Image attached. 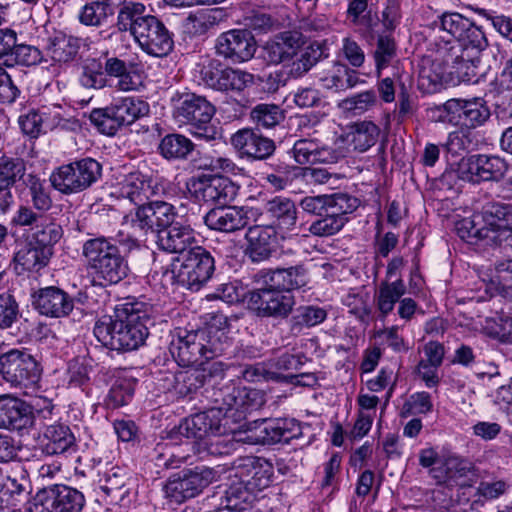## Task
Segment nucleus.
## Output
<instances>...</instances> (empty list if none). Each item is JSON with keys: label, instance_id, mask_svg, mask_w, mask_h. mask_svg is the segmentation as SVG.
<instances>
[{"label": "nucleus", "instance_id": "6", "mask_svg": "<svg viewBox=\"0 0 512 512\" xmlns=\"http://www.w3.org/2000/svg\"><path fill=\"white\" fill-rule=\"evenodd\" d=\"M174 118L180 122L191 125L194 137L205 141L215 140L217 129L211 124L215 114V107L204 96L195 93H183L173 98Z\"/></svg>", "mask_w": 512, "mask_h": 512}, {"label": "nucleus", "instance_id": "41", "mask_svg": "<svg viewBox=\"0 0 512 512\" xmlns=\"http://www.w3.org/2000/svg\"><path fill=\"white\" fill-rule=\"evenodd\" d=\"M269 281L275 283L286 293L301 289L309 283V273L304 265L278 268L267 274Z\"/></svg>", "mask_w": 512, "mask_h": 512}, {"label": "nucleus", "instance_id": "26", "mask_svg": "<svg viewBox=\"0 0 512 512\" xmlns=\"http://www.w3.org/2000/svg\"><path fill=\"white\" fill-rule=\"evenodd\" d=\"M33 424L32 407L10 394L0 395V429L23 430Z\"/></svg>", "mask_w": 512, "mask_h": 512}, {"label": "nucleus", "instance_id": "35", "mask_svg": "<svg viewBox=\"0 0 512 512\" xmlns=\"http://www.w3.org/2000/svg\"><path fill=\"white\" fill-rule=\"evenodd\" d=\"M380 133L379 127L371 121L354 123L349 130L338 137V143L354 151L365 152L377 141Z\"/></svg>", "mask_w": 512, "mask_h": 512}, {"label": "nucleus", "instance_id": "49", "mask_svg": "<svg viewBox=\"0 0 512 512\" xmlns=\"http://www.w3.org/2000/svg\"><path fill=\"white\" fill-rule=\"evenodd\" d=\"M193 150L192 141L181 134H168L159 144L160 154L168 160L186 159Z\"/></svg>", "mask_w": 512, "mask_h": 512}, {"label": "nucleus", "instance_id": "45", "mask_svg": "<svg viewBox=\"0 0 512 512\" xmlns=\"http://www.w3.org/2000/svg\"><path fill=\"white\" fill-rule=\"evenodd\" d=\"M80 84L87 89H103L112 86L105 76L102 57H88L81 65Z\"/></svg>", "mask_w": 512, "mask_h": 512}, {"label": "nucleus", "instance_id": "42", "mask_svg": "<svg viewBox=\"0 0 512 512\" xmlns=\"http://www.w3.org/2000/svg\"><path fill=\"white\" fill-rule=\"evenodd\" d=\"M81 45L82 39L59 32L49 38L47 50L54 61L69 63L76 58Z\"/></svg>", "mask_w": 512, "mask_h": 512}, {"label": "nucleus", "instance_id": "29", "mask_svg": "<svg viewBox=\"0 0 512 512\" xmlns=\"http://www.w3.org/2000/svg\"><path fill=\"white\" fill-rule=\"evenodd\" d=\"M158 247L169 253L184 256L189 250L198 247L194 230L189 225L175 223L160 231L157 237Z\"/></svg>", "mask_w": 512, "mask_h": 512}, {"label": "nucleus", "instance_id": "46", "mask_svg": "<svg viewBox=\"0 0 512 512\" xmlns=\"http://www.w3.org/2000/svg\"><path fill=\"white\" fill-rule=\"evenodd\" d=\"M102 59L105 76L117 79L111 87L124 92L136 89L137 84L124 60L114 56L109 57L108 53H105Z\"/></svg>", "mask_w": 512, "mask_h": 512}, {"label": "nucleus", "instance_id": "7", "mask_svg": "<svg viewBox=\"0 0 512 512\" xmlns=\"http://www.w3.org/2000/svg\"><path fill=\"white\" fill-rule=\"evenodd\" d=\"M215 261L202 246L194 247L172 264L173 283L190 291H199L212 277Z\"/></svg>", "mask_w": 512, "mask_h": 512}, {"label": "nucleus", "instance_id": "22", "mask_svg": "<svg viewBox=\"0 0 512 512\" xmlns=\"http://www.w3.org/2000/svg\"><path fill=\"white\" fill-rule=\"evenodd\" d=\"M32 304L42 315L51 318L67 316L74 307L73 299L64 290L48 286L32 294Z\"/></svg>", "mask_w": 512, "mask_h": 512}, {"label": "nucleus", "instance_id": "52", "mask_svg": "<svg viewBox=\"0 0 512 512\" xmlns=\"http://www.w3.org/2000/svg\"><path fill=\"white\" fill-rule=\"evenodd\" d=\"M397 57V45L391 34H379L373 58L375 62L376 72L380 76L383 69L387 68Z\"/></svg>", "mask_w": 512, "mask_h": 512}, {"label": "nucleus", "instance_id": "2", "mask_svg": "<svg viewBox=\"0 0 512 512\" xmlns=\"http://www.w3.org/2000/svg\"><path fill=\"white\" fill-rule=\"evenodd\" d=\"M479 62L478 56L464 52L460 44L444 42L439 45L431 67L420 71V85L424 86L425 82H428L432 89H436L443 82L454 85L461 82H476Z\"/></svg>", "mask_w": 512, "mask_h": 512}, {"label": "nucleus", "instance_id": "54", "mask_svg": "<svg viewBox=\"0 0 512 512\" xmlns=\"http://www.w3.org/2000/svg\"><path fill=\"white\" fill-rule=\"evenodd\" d=\"M206 383V373L199 369L178 371L174 375L173 389L181 397L195 392Z\"/></svg>", "mask_w": 512, "mask_h": 512}, {"label": "nucleus", "instance_id": "18", "mask_svg": "<svg viewBox=\"0 0 512 512\" xmlns=\"http://www.w3.org/2000/svg\"><path fill=\"white\" fill-rule=\"evenodd\" d=\"M234 478L243 479L256 494L269 487L273 476V465L266 459L246 456L237 459L232 468Z\"/></svg>", "mask_w": 512, "mask_h": 512}, {"label": "nucleus", "instance_id": "30", "mask_svg": "<svg viewBox=\"0 0 512 512\" xmlns=\"http://www.w3.org/2000/svg\"><path fill=\"white\" fill-rule=\"evenodd\" d=\"M179 334L170 344V352L181 366L204 365V352L201 345L202 338L198 330L185 331Z\"/></svg>", "mask_w": 512, "mask_h": 512}, {"label": "nucleus", "instance_id": "44", "mask_svg": "<svg viewBox=\"0 0 512 512\" xmlns=\"http://www.w3.org/2000/svg\"><path fill=\"white\" fill-rule=\"evenodd\" d=\"M63 229L52 218L44 216L36 226L31 228L28 239L32 243L52 251L53 246L62 238Z\"/></svg>", "mask_w": 512, "mask_h": 512}, {"label": "nucleus", "instance_id": "60", "mask_svg": "<svg viewBox=\"0 0 512 512\" xmlns=\"http://www.w3.org/2000/svg\"><path fill=\"white\" fill-rule=\"evenodd\" d=\"M25 174V164L20 158L0 157V185L12 187Z\"/></svg>", "mask_w": 512, "mask_h": 512}, {"label": "nucleus", "instance_id": "47", "mask_svg": "<svg viewBox=\"0 0 512 512\" xmlns=\"http://www.w3.org/2000/svg\"><path fill=\"white\" fill-rule=\"evenodd\" d=\"M146 7L139 2H125L119 9L116 26L119 31H129L133 37L136 36V29L146 22L151 15L145 14Z\"/></svg>", "mask_w": 512, "mask_h": 512}, {"label": "nucleus", "instance_id": "21", "mask_svg": "<svg viewBox=\"0 0 512 512\" xmlns=\"http://www.w3.org/2000/svg\"><path fill=\"white\" fill-rule=\"evenodd\" d=\"M196 197L204 202L226 206L233 202L240 191V186L228 177L218 176L200 178L193 183Z\"/></svg>", "mask_w": 512, "mask_h": 512}, {"label": "nucleus", "instance_id": "28", "mask_svg": "<svg viewBox=\"0 0 512 512\" xmlns=\"http://www.w3.org/2000/svg\"><path fill=\"white\" fill-rule=\"evenodd\" d=\"M227 320L224 316H215L206 327L199 329V337L205 360L214 359L222 355L231 347V341L226 331Z\"/></svg>", "mask_w": 512, "mask_h": 512}, {"label": "nucleus", "instance_id": "39", "mask_svg": "<svg viewBox=\"0 0 512 512\" xmlns=\"http://www.w3.org/2000/svg\"><path fill=\"white\" fill-rule=\"evenodd\" d=\"M265 210L280 229L291 231L295 228L297 208L291 199L276 196L266 203Z\"/></svg>", "mask_w": 512, "mask_h": 512}, {"label": "nucleus", "instance_id": "48", "mask_svg": "<svg viewBox=\"0 0 512 512\" xmlns=\"http://www.w3.org/2000/svg\"><path fill=\"white\" fill-rule=\"evenodd\" d=\"M406 292V286L402 279L393 282H382L375 294V302L382 317H386L397 302Z\"/></svg>", "mask_w": 512, "mask_h": 512}, {"label": "nucleus", "instance_id": "62", "mask_svg": "<svg viewBox=\"0 0 512 512\" xmlns=\"http://www.w3.org/2000/svg\"><path fill=\"white\" fill-rule=\"evenodd\" d=\"M344 225L345 223L340 218L337 219V217L324 213L319 219L311 223L309 232L314 236L329 237L337 234Z\"/></svg>", "mask_w": 512, "mask_h": 512}, {"label": "nucleus", "instance_id": "38", "mask_svg": "<svg viewBox=\"0 0 512 512\" xmlns=\"http://www.w3.org/2000/svg\"><path fill=\"white\" fill-rule=\"evenodd\" d=\"M475 466L468 458L456 454L441 457V465L433 467L430 474L439 483L457 480L473 473Z\"/></svg>", "mask_w": 512, "mask_h": 512}, {"label": "nucleus", "instance_id": "58", "mask_svg": "<svg viewBox=\"0 0 512 512\" xmlns=\"http://www.w3.org/2000/svg\"><path fill=\"white\" fill-rule=\"evenodd\" d=\"M135 380L131 378L117 379L112 385L107 396L108 404L113 408H118L128 404L134 395Z\"/></svg>", "mask_w": 512, "mask_h": 512}, {"label": "nucleus", "instance_id": "61", "mask_svg": "<svg viewBox=\"0 0 512 512\" xmlns=\"http://www.w3.org/2000/svg\"><path fill=\"white\" fill-rule=\"evenodd\" d=\"M475 143L471 130L460 127L456 131H452L448 134L447 140L444 144L446 150L452 154H459L462 152L473 149Z\"/></svg>", "mask_w": 512, "mask_h": 512}, {"label": "nucleus", "instance_id": "36", "mask_svg": "<svg viewBox=\"0 0 512 512\" xmlns=\"http://www.w3.org/2000/svg\"><path fill=\"white\" fill-rule=\"evenodd\" d=\"M62 120L58 109L30 110L19 117V125L26 135L36 138L46 129L60 126Z\"/></svg>", "mask_w": 512, "mask_h": 512}, {"label": "nucleus", "instance_id": "11", "mask_svg": "<svg viewBox=\"0 0 512 512\" xmlns=\"http://www.w3.org/2000/svg\"><path fill=\"white\" fill-rule=\"evenodd\" d=\"M216 480V471L209 467L185 468L172 474L164 485L170 502L181 504L200 495Z\"/></svg>", "mask_w": 512, "mask_h": 512}, {"label": "nucleus", "instance_id": "33", "mask_svg": "<svg viewBox=\"0 0 512 512\" xmlns=\"http://www.w3.org/2000/svg\"><path fill=\"white\" fill-rule=\"evenodd\" d=\"M46 440L43 451L47 455H65L77 451V443L69 426L55 423L45 428L43 433Z\"/></svg>", "mask_w": 512, "mask_h": 512}, {"label": "nucleus", "instance_id": "1", "mask_svg": "<svg viewBox=\"0 0 512 512\" xmlns=\"http://www.w3.org/2000/svg\"><path fill=\"white\" fill-rule=\"evenodd\" d=\"M147 304L135 298H127L115 307L114 315L99 318L93 333L102 346L118 352L138 349L144 344L149 332L144 319Z\"/></svg>", "mask_w": 512, "mask_h": 512}, {"label": "nucleus", "instance_id": "59", "mask_svg": "<svg viewBox=\"0 0 512 512\" xmlns=\"http://www.w3.org/2000/svg\"><path fill=\"white\" fill-rule=\"evenodd\" d=\"M42 59L41 51L32 45L17 44L10 51L9 57L3 62L6 66L21 64L32 66L38 64Z\"/></svg>", "mask_w": 512, "mask_h": 512}, {"label": "nucleus", "instance_id": "56", "mask_svg": "<svg viewBox=\"0 0 512 512\" xmlns=\"http://www.w3.org/2000/svg\"><path fill=\"white\" fill-rule=\"evenodd\" d=\"M324 51L319 44H311L306 47L299 58L290 65L289 75L299 78L306 74L323 57Z\"/></svg>", "mask_w": 512, "mask_h": 512}, {"label": "nucleus", "instance_id": "27", "mask_svg": "<svg viewBox=\"0 0 512 512\" xmlns=\"http://www.w3.org/2000/svg\"><path fill=\"white\" fill-rule=\"evenodd\" d=\"M203 219L209 229L225 233L241 230L249 223L248 210L238 206L213 208Z\"/></svg>", "mask_w": 512, "mask_h": 512}, {"label": "nucleus", "instance_id": "20", "mask_svg": "<svg viewBox=\"0 0 512 512\" xmlns=\"http://www.w3.org/2000/svg\"><path fill=\"white\" fill-rule=\"evenodd\" d=\"M254 423L258 431L256 442L263 445L280 442L290 443L303 435L302 427L295 419H260Z\"/></svg>", "mask_w": 512, "mask_h": 512}, {"label": "nucleus", "instance_id": "31", "mask_svg": "<svg viewBox=\"0 0 512 512\" xmlns=\"http://www.w3.org/2000/svg\"><path fill=\"white\" fill-rule=\"evenodd\" d=\"M248 256L252 262H262L270 258L275 249L277 233L273 226L255 225L246 232Z\"/></svg>", "mask_w": 512, "mask_h": 512}, {"label": "nucleus", "instance_id": "57", "mask_svg": "<svg viewBox=\"0 0 512 512\" xmlns=\"http://www.w3.org/2000/svg\"><path fill=\"white\" fill-rule=\"evenodd\" d=\"M250 115L256 125L263 128L275 127L285 118L284 111L280 106L267 103L256 105Z\"/></svg>", "mask_w": 512, "mask_h": 512}, {"label": "nucleus", "instance_id": "32", "mask_svg": "<svg viewBox=\"0 0 512 512\" xmlns=\"http://www.w3.org/2000/svg\"><path fill=\"white\" fill-rule=\"evenodd\" d=\"M302 45L300 33L285 31L266 43L263 57L269 64L277 65L293 58Z\"/></svg>", "mask_w": 512, "mask_h": 512}, {"label": "nucleus", "instance_id": "23", "mask_svg": "<svg viewBox=\"0 0 512 512\" xmlns=\"http://www.w3.org/2000/svg\"><path fill=\"white\" fill-rule=\"evenodd\" d=\"M162 185L155 179L140 172L127 175L121 182L120 194L136 207L145 206L153 197L163 193Z\"/></svg>", "mask_w": 512, "mask_h": 512}, {"label": "nucleus", "instance_id": "50", "mask_svg": "<svg viewBox=\"0 0 512 512\" xmlns=\"http://www.w3.org/2000/svg\"><path fill=\"white\" fill-rule=\"evenodd\" d=\"M359 206V200L343 192L326 195L325 213L341 219L343 223L348 222V215L353 213Z\"/></svg>", "mask_w": 512, "mask_h": 512}, {"label": "nucleus", "instance_id": "51", "mask_svg": "<svg viewBox=\"0 0 512 512\" xmlns=\"http://www.w3.org/2000/svg\"><path fill=\"white\" fill-rule=\"evenodd\" d=\"M226 508L236 511L245 509L256 499V493L250 490L243 479L235 478L225 491Z\"/></svg>", "mask_w": 512, "mask_h": 512}, {"label": "nucleus", "instance_id": "8", "mask_svg": "<svg viewBox=\"0 0 512 512\" xmlns=\"http://www.w3.org/2000/svg\"><path fill=\"white\" fill-rule=\"evenodd\" d=\"M148 113L147 102L134 97H125L109 107L92 110L89 120L100 133L113 136L121 127L131 125Z\"/></svg>", "mask_w": 512, "mask_h": 512}, {"label": "nucleus", "instance_id": "13", "mask_svg": "<svg viewBox=\"0 0 512 512\" xmlns=\"http://www.w3.org/2000/svg\"><path fill=\"white\" fill-rule=\"evenodd\" d=\"M200 81L210 89L224 93H241L254 83V75L239 68L222 67L217 59H209L199 69Z\"/></svg>", "mask_w": 512, "mask_h": 512}, {"label": "nucleus", "instance_id": "24", "mask_svg": "<svg viewBox=\"0 0 512 512\" xmlns=\"http://www.w3.org/2000/svg\"><path fill=\"white\" fill-rule=\"evenodd\" d=\"M222 432L221 412L216 409H208L185 418L177 427L179 435L196 439L197 442L205 440L210 435Z\"/></svg>", "mask_w": 512, "mask_h": 512}, {"label": "nucleus", "instance_id": "19", "mask_svg": "<svg viewBox=\"0 0 512 512\" xmlns=\"http://www.w3.org/2000/svg\"><path fill=\"white\" fill-rule=\"evenodd\" d=\"M257 396L256 390L227 385L219 390L215 405L210 409L221 412V423H223L227 418L244 417L245 413L253 408L252 401Z\"/></svg>", "mask_w": 512, "mask_h": 512}, {"label": "nucleus", "instance_id": "14", "mask_svg": "<svg viewBox=\"0 0 512 512\" xmlns=\"http://www.w3.org/2000/svg\"><path fill=\"white\" fill-rule=\"evenodd\" d=\"M0 374L13 386H27L39 380L41 368L26 350L11 349L0 355Z\"/></svg>", "mask_w": 512, "mask_h": 512}, {"label": "nucleus", "instance_id": "4", "mask_svg": "<svg viewBox=\"0 0 512 512\" xmlns=\"http://www.w3.org/2000/svg\"><path fill=\"white\" fill-rule=\"evenodd\" d=\"M82 256L93 281L101 286L117 284L128 275V263L111 238L99 236L86 240Z\"/></svg>", "mask_w": 512, "mask_h": 512}, {"label": "nucleus", "instance_id": "64", "mask_svg": "<svg viewBox=\"0 0 512 512\" xmlns=\"http://www.w3.org/2000/svg\"><path fill=\"white\" fill-rule=\"evenodd\" d=\"M112 13L91 1L81 8L78 19L85 26H100Z\"/></svg>", "mask_w": 512, "mask_h": 512}, {"label": "nucleus", "instance_id": "5", "mask_svg": "<svg viewBox=\"0 0 512 512\" xmlns=\"http://www.w3.org/2000/svg\"><path fill=\"white\" fill-rule=\"evenodd\" d=\"M433 121L469 130L484 126L491 117L490 107L482 97L452 98L429 110Z\"/></svg>", "mask_w": 512, "mask_h": 512}, {"label": "nucleus", "instance_id": "34", "mask_svg": "<svg viewBox=\"0 0 512 512\" xmlns=\"http://www.w3.org/2000/svg\"><path fill=\"white\" fill-rule=\"evenodd\" d=\"M43 492L51 501L52 512H82L85 497L75 488L54 484L44 488Z\"/></svg>", "mask_w": 512, "mask_h": 512}, {"label": "nucleus", "instance_id": "16", "mask_svg": "<svg viewBox=\"0 0 512 512\" xmlns=\"http://www.w3.org/2000/svg\"><path fill=\"white\" fill-rule=\"evenodd\" d=\"M141 25L136 29L134 39L144 52L155 57H164L173 50L172 34L160 19L151 15Z\"/></svg>", "mask_w": 512, "mask_h": 512}, {"label": "nucleus", "instance_id": "25", "mask_svg": "<svg viewBox=\"0 0 512 512\" xmlns=\"http://www.w3.org/2000/svg\"><path fill=\"white\" fill-rule=\"evenodd\" d=\"M231 144L242 158L264 160L275 151L274 141L253 129H241L231 137Z\"/></svg>", "mask_w": 512, "mask_h": 512}, {"label": "nucleus", "instance_id": "17", "mask_svg": "<svg viewBox=\"0 0 512 512\" xmlns=\"http://www.w3.org/2000/svg\"><path fill=\"white\" fill-rule=\"evenodd\" d=\"M506 171L507 163L495 155L476 154L461 161L462 180L471 183L499 181Z\"/></svg>", "mask_w": 512, "mask_h": 512}, {"label": "nucleus", "instance_id": "15", "mask_svg": "<svg viewBox=\"0 0 512 512\" xmlns=\"http://www.w3.org/2000/svg\"><path fill=\"white\" fill-rule=\"evenodd\" d=\"M256 40L247 29H231L221 33L215 41V52L219 57L240 64L254 57Z\"/></svg>", "mask_w": 512, "mask_h": 512}, {"label": "nucleus", "instance_id": "9", "mask_svg": "<svg viewBox=\"0 0 512 512\" xmlns=\"http://www.w3.org/2000/svg\"><path fill=\"white\" fill-rule=\"evenodd\" d=\"M510 223L512 224V204L494 202L485 205L480 213L457 221L455 230L462 240L474 244L487 237L489 231Z\"/></svg>", "mask_w": 512, "mask_h": 512}, {"label": "nucleus", "instance_id": "12", "mask_svg": "<svg viewBox=\"0 0 512 512\" xmlns=\"http://www.w3.org/2000/svg\"><path fill=\"white\" fill-rule=\"evenodd\" d=\"M247 307L259 317L285 318L293 309L294 297L269 279L264 285L247 291Z\"/></svg>", "mask_w": 512, "mask_h": 512}, {"label": "nucleus", "instance_id": "43", "mask_svg": "<svg viewBox=\"0 0 512 512\" xmlns=\"http://www.w3.org/2000/svg\"><path fill=\"white\" fill-rule=\"evenodd\" d=\"M52 254V251L42 248L28 240V242L16 252L14 260L23 270L38 272L48 264Z\"/></svg>", "mask_w": 512, "mask_h": 512}, {"label": "nucleus", "instance_id": "3", "mask_svg": "<svg viewBox=\"0 0 512 512\" xmlns=\"http://www.w3.org/2000/svg\"><path fill=\"white\" fill-rule=\"evenodd\" d=\"M177 216V210L171 203L151 200L145 206L127 213L117 233L118 242L129 249L139 247L149 233L164 231Z\"/></svg>", "mask_w": 512, "mask_h": 512}, {"label": "nucleus", "instance_id": "63", "mask_svg": "<svg viewBox=\"0 0 512 512\" xmlns=\"http://www.w3.org/2000/svg\"><path fill=\"white\" fill-rule=\"evenodd\" d=\"M433 404L431 396L428 392H417L410 396L404 403L402 415L428 414L432 411Z\"/></svg>", "mask_w": 512, "mask_h": 512}, {"label": "nucleus", "instance_id": "37", "mask_svg": "<svg viewBox=\"0 0 512 512\" xmlns=\"http://www.w3.org/2000/svg\"><path fill=\"white\" fill-rule=\"evenodd\" d=\"M3 508L17 506L29 494L30 482L25 468L17 464L13 469V475L5 476L2 473Z\"/></svg>", "mask_w": 512, "mask_h": 512}, {"label": "nucleus", "instance_id": "53", "mask_svg": "<svg viewBox=\"0 0 512 512\" xmlns=\"http://www.w3.org/2000/svg\"><path fill=\"white\" fill-rule=\"evenodd\" d=\"M448 42L458 43L461 45L464 52H468L470 55H476L478 57L479 54L488 46V40L484 31L480 26H477L472 21L469 22V25L457 40Z\"/></svg>", "mask_w": 512, "mask_h": 512}, {"label": "nucleus", "instance_id": "10", "mask_svg": "<svg viewBox=\"0 0 512 512\" xmlns=\"http://www.w3.org/2000/svg\"><path fill=\"white\" fill-rule=\"evenodd\" d=\"M102 175V165L86 157L58 167L50 177L53 187L63 194L80 193L90 188Z\"/></svg>", "mask_w": 512, "mask_h": 512}, {"label": "nucleus", "instance_id": "55", "mask_svg": "<svg viewBox=\"0 0 512 512\" xmlns=\"http://www.w3.org/2000/svg\"><path fill=\"white\" fill-rule=\"evenodd\" d=\"M225 425L223 423V432L208 436L201 442H196L197 452L212 456H222L230 454L235 448V442L232 439L222 437L225 433Z\"/></svg>", "mask_w": 512, "mask_h": 512}, {"label": "nucleus", "instance_id": "40", "mask_svg": "<svg viewBox=\"0 0 512 512\" xmlns=\"http://www.w3.org/2000/svg\"><path fill=\"white\" fill-rule=\"evenodd\" d=\"M328 312L317 305H301L297 307L289 319V330L294 336L300 335L305 328H312L324 322Z\"/></svg>", "mask_w": 512, "mask_h": 512}]
</instances>
